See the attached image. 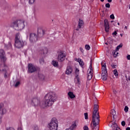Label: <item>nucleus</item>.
Returning <instances> with one entry per match:
<instances>
[{
  "instance_id": "obj_1",
  "label": "nucleus",
  "mask_w": 130,
  "mask_h": 130,
  "mask_svg": "<svg viewBox=\"0 0 130 130\" xmlns=\"http://www.w3.org/2000/svg\"><path fill=\"white\" fill-rule=\"evenodd\" d=\"M99 106L96 104L94 105L93 111L92 112V123H90V127L92 130H99V121H100V116L99 115Z\"/></svg>"
},
{
  "instance_id": "obj_2",
  "label": "nucleus",
  "mask_w": 130,
  "mask_h": 130,
  "mask_svg": "<svg viewBox=\"0 0 130 130\" xmlns=\"http://www.w3.org/2000/svg\"><path fill=\"white\" fill-rule=\"evenodd\" d=\"M15 30L20 31L23 30L25 28V21L24 20H18L14 23L13 26Z\"/></svg>"
},
{
  "instance_id": "obj_3",
  "label": "nucleus",
  "mask_w": 130,
  "mask_h": 130,
  "mask_svg": "<svg viewBox=\"0 0 130 130\" xmlns=\"http://www.w3.org/2000/svg\"><path fill=\"white\" fill-rule=\"evenodd\" d=\"M0 73L5 74V78H9L10 74V71H9L8 66H6L5 64H2L0 65Z\"/></svg>"
},
{
  "instance_id": "obj_4",
  "label": "nucleus",
  "mask_w": 130,
  "mask_h": 130,
  "mask_svg": "<svg viewBox=\"0 0 130 130\" xmlns=\"http://www.w3.org/2000/svg\"><path fill=\"white\" fill-rule=\"evenodd\" d=\"M49 98L50 105L51 106L57 100V95L54 92H50Z\"/></svg>"
},
{
  "instance_id": "obj_5",
  "label": "nucleus",
  "mask_w": 130,
  "mask_h": 130,
  "mask_svg": "<svg viewBox=\"0 0 130 130\" xmlns=\"http://www.w3.org/2000/svg\"><path fill=\"white\" fill-rule=\"evenodd\" d=\"M28 104H30L32 106H40V101L38 100V99L35 98L32 100L28 101Z\"/></svg>"
},
{
  "instance_id": "obj_6",
  "label": "nucleus",
  "mask_w": 130,
  "mask_h": 130,
  "mask_svg": "<svg viewBox=\"0 0 130 130\" xmlns=\"http://www.w3.org/2000/svg\"><path fill=\"white\" fill-rule=\"evenodd\" d=\"M28 69L29 73H34L38 70V67L32 63H29L28 64Z\"/></svg>"
},
{
  "instance_id": "obj_7",
  "label": "nucleus",
  "mask_w": 130,
  "mask_h": 130,
  "mask_svg": "<svg viewBox=\"0 0 130 130\" xmlns=\"http://www.w3.org/2000/svg\"><path fill=\"white\" fill-rule=\"evenodd\" d=\"M7 113V109L4 107V104H0V116H3L4 114ZM2 123V118H0V124Z\"/></svg>"
},
{
  "instance_id": "obj_8",
  "label": "nucleus",
  "mask_w": 130,
  "mask_h": 130,
  "mask_svg": "<svg viewBox=\"0 0 130 130\" xmlns=\"http://www.w3.org/2000/svg\"><path fill=\"white\" fill-rule=\"evenodd\" d=\"M57 59L60 62H62L66 59V54L62 52L58 53Z\"/></svg>"
},
{
  "instance_id": "obj_9",
  "label": "nucleus",
  "mask_w": 130,
  "mask_h": 130,
  "mask_svg": "<svg viewBox=\"0 0 130 130\" xmlns=\"http://www.w3.org/2000/svg\"><path fill=\"white\" fill-rule=\"evenodd\" d=\"M38 39L37 35L34 33H31L29 35V41L30 42H36Z\"/></svg>"
},
{
  "instance_id": "obj_10",
  "label": "nucleus",
  "mask_w": 130,
  "mask_h": 130,
  "mask_svg": "<svg viewBox=\"0 0 130 130\" xmlns=\"http://www.w3.org/2000/svg\"><path fill=\"white\" fill-rule=\"evenodd\" d=\"M46 32V30L42 29L41 27H39L38 28V37H43V36Z\"/></svg>"
},
{
  "instance_id": "obj_11",
  "label": "nucleus",
  "mask_w": 130,
  "mask_h": 130,
  "mask_svg": "<svg viewBox=\"0 0 130 130\" xmlns=\"http://www.w3.org/2000/svg\"><path fill=\"white\" fill-rule=\"evenodd\" d=\"M6 53L3 49H0V59L2 61H6L7 60V57H6Z\"/></svg>"
},
{
  "instance_id": "obj_12",
  "label": "nucleus",
  "mask_w": 130,
  "mask_h": 130,
  "mask_svg": "<svg viewBox=\"0 0 130 130\" xmlns=\"http://www.w3.org/2000/svg\"><path fill=\"white\" fill-rule=\"evenodd\" d=\"M24 42L22 40L21 41H15V46L16 48H21L24 46Z\"/></svg>"
},
{
  "instance_id": "obj_13",
  "label": "nucleus",
  "mask_w": 130,
  "mask_h": 130,
  "mask_svg": "<svg viewBox=\"0 0 130 130\" xmlns=\"http://www.w3.org/2000/svg\"><path fill=\"white\" fill-rule=\"evenodd\" d=\"M44 107H47L49 104V93H47L44 98Z\"/></svg>"
},
{
  "instance_id": "obj_14",
  "label": "nucleus",
  "mask_w": 130,
  "mask_h": 130,
  "mask_svg": "<svg viewBox=\"0 0 130 130\" xmlns=\"http://www.w3.org/2000/svg\"><path fill=\"white\" fill-rule=\"evenodd\" d=\"M101 64L103 69L102 75H107V69H106V63L102 62Z\"/></svg>"
},
{
  "instance_id": "obj_15",
  "label": "nucleus",
  "mask_w": 130,
  "mask_h": 130,
  "mask_svg": "<svg viewBox=\"0 0 130 130\" xmlns=\"http://www.w3.org/2000/svg\"><path fill=\"white\" fill-rule=\"evenodd\" d=\"M50 124L53 125H58V121H57V119H56V118L55 117L52 118L50 122Z\"/></svg>"
},
{
  "instance_id": "obj_16",
  "label": "nucleus",
  "mask_w": 130,
  "mask_h": 130,
  "mask_svg": "<svg viewBox=\"0 0 130 130\" xmlns=\"http://www.w3.org/2000/svg\"><path fill=\"white\" fill-rule=\"evenodd\" d=\"M104 25L106 32H109V23L108 22V20L105 19Z\"/></svg>"
},
{
  "instance_id": "obj_17",
  "label": "nucleus",
  "mask_w": 130,
  "mask_h": 130,
  "mask_svg": "<svg viewBox=\"0 0 130 130\" xmlns=\"http://www.w3.org/2000/svg\"><path fill=\"white\" fill-rule=\"evenodd\" d=\"M111 126L112 128V130H120V128L117 126V124H116L115 122L112 123V124L111 125Z\"/></svg>"
},
{
  "instance_id": "obj_18",
  "label": "nucleus",
  "mask_w": 130,
  "mask_h": 130,
  "mask_svg": "<svg viewBox=\"0 0 130 130\" xmlns=\"http://www.w3.org/2000/svg\"><path fill=\"white\" fill-rule=\"evenodd\" d=\"M82 25H84V21L80 19L79 21L78 26L77 28H76V31H79V29H81L82 28Z\"/></svg>"
},
{
  "instance_id": "obj_19",
  "label": "nucleus",
  "mask_w": 130,
  "mask_h": 130,
  "mask_svg": "<svg viewBox=\"0 0 130 130\" xmlns=\"http://www.w3.org/2000/svg\"><path fill=\"white\" fill-rule=\"evenodd\" d=\"M72 73H73V68H72V67H71L70 66L67 67L66 74L67 75H71V74H72Z\"/></svg>"
},
{
  "instance_id": "obj_20",
  "label": "nucleus",
  "mask_w": 130,
  "mask_h": 130,
  "mask_svg": "<svg viewBox=\"0 0 130 130\" xmlns=\"http://www.w3.org/2000/svg\"><path fill=\"white\" fill-rule=\"evenodd\" d=\"M58 127V125L49 124V129L50 130H57Z\"/></svg>"
},
{
  "instance_id": "obj_21",
  "label": "nucleus",
  "mask_w": 130,
  "mask_h": 130,
  "mask_svg": "<svg viewBox=\"0 0 130 130\" xmlns=\"http://www.w3.org/2000/svg\"><path fill=\"white\" fill-rule=\"evenodd\" d=\"M22 41V38L20 36V34H17L15 36V41Z\"/></svg>"
},
{
  "instance_id": "obj_22",
  "label": "nucleus",
  "mask_w": 130,
  "mask_h": 130,
  "mask_svg": "<svg viewBox=\"0 0 130 130\" xmlns=\"http://www.w3.org/2000/svg\"><path fill=\"white\" fill-rule=\"evenodd\" d=\"M76 78L77 79V81L76 84L78 85V87H80V85H81V81H80V77H79V75H76Z\"/></svg>"
},
{
  "instance_id": "obj_23",
  "label": "nucleus",
  "mask_w": 130,
  "mask_h": 130,
  "mask_svg": "<svg viewBox=\"0 0 130 130\" xmlns=\"http://www.w3.org/2000/svg\"><path fill=\"white\" fill-rule=\"evenodd\" d=\"M68 95L71 99H74L76 96L74 94V93L73 92L70 91L68 93Z\"/></svg>"
},
{
  "instance_id": "obj_24",
  "label": "nucleus",
  "mask_w": 130,
  "mask_h": 130,
  "mask_svg": "<svg viewBox=\"0 0 130 130\" xmlns=\"http://www.w3.org/2000/svg\"><path fill=\"white\" fill-rule=\"evenodd\" d=\"M51 64L53 66V67H55V68L58 67V62L55 61V60H53L52 61Z\"/></svg>"
},
{
  "instance_id": "obj_25",
  "label": "nucleus",
  "mask_w": 130,
  "mask_h": 130,
  "mask_svg": "<svg viewBox=\"0 0 130 130\" xmlns=\"http://www.w3.org/2000/svg\"><path fill=\"white\" fill-rule=\"evenodd\" d=\"M5 48L6 49H10V48H12V44H11V42H9L8 45H5Z\"/></svg>"
},
{
  "instance_id": "obj_26",
  "label": "nucleus",
  "mask_w": 130,
  "mask_h": 130,
  "mask_svg": "<svg viewBox=\"0 0 130 130\" xmlns=\"http://www.w3.org/2000/svg\"><path fill=\"white\" fill-rule=\"evenodd\" d=\"M118 51L117 50H114L113 51V55L114 56V57H117V54H118V52H117Z\"/></svg>"
},
{
  "instance_id": "obj_27",
  "label": "nucleus",
  "mask_w": 130,
  "mask_h": 130,
  "mask_svg": "<svg viewBox=\"0 0 130 130\" xmlns=\"http://www.w3.org/2000/svg\"><path fill=\"white\" fill-rule=\"evenodd\" d=\"M102 79L103 81L107 80V75L102 74Z\"/></svg>"
},
{
  "instance_id": "obj_28",
  "label": "nucleus",
  "mask_w": 130,
  "mask_h": 130,
  "mask_svg": "<svg viewBox=\"0 0 130 130\" xmlns=\"http://www.w3.org/2000/svg\"><path fill=\"white\" fill-rule=\"evenodd\" d=\"M113 74L114 76H115V77H117L118 76V72H117V70L116 69L113 71Z\"/></svg>"
},
{
  "instance_id": "obj_29",
  "label": "nucleus",
  "mask_w": 130,
  "mask_h": 130,
  "mask_svg": "<svg viewBox=\"0 0 130 130\" xmlns=\"http://www.w3.org/2000/svg\"><path fill=\"white\" fill-rule=\"evenodd\" d=\"M20 81H15L14 82V86L15 87H18L20 85Z\"/></svg>"
},
{
  "instance_id": "obj_30",
  "label": "nucleus",
  "mask_w": 130,
  "mask_h": 130,
  "mask_svg": "<svg viewBox=\"0 0 130 130\" xmlns=\"http://www.w3.org/2000/svg\"><path fill=\"white\" fill-rule=\"evenodd\" d=\"M79 63L80 66H81V67H83L84 61H83V60H82V59H79Z\"/></svg>"
},
{
  "instance_id": "obj_31",
  "label": "nucleus",
  "mask_w": 130,
  "mask_h": 130,
  "mask_svg": "<svg viewBox=\"0 0 130 130\" xmlns=\"http://www.w3.org/2000/svg\"><path fill=\"white\" fill-rule=\"evenodd\" d=\"M111 113L113 115V116H115V115L116 114V112L115 111V110H112Z\"/></svg>"
},
{
  "instance_id": "obj_32",
  "label": "nucleus",
  "mask_w": 130,
  "mask_h": 130,
  "mask_svg": "<svg viewBox=\"0 0 130 130\" xmlns=\"http://www.w3.org/2000/svg\"><path fill=\"white\" fill-rule=\"evenodd\" d=\"M122 47V45H119L118 46H117L116 48V50L118 51L119 50L120 48H121Z\"/></svg>"
},
{
  "instance_id": "obj_33",
  "label": "nucleus",
  "mask_w": 130,
  "mask_h": 130,
  "mask_svg": "<svg viewBox=\"0 0 130 130\" xmlns=\"http://www.w3.org/2000/svg\"><path fill=\"white\" fill-rule=\"evenodd\" d=\"M92 71L90 70L89 74H88L90 75L89 79H92V77L93 76V73H92Z\"/></svg>"
},
{
  "instance_id": "obj_34",
  "label": "nucleus",
  "mask_w": 130,
  "mask_h": 130,
  "mask_svg": "<svg viewBox=\"0 0 130 130\" xmlns=\"http://www.w3.org/2000/svg\"><path fill=\"white\" fill-rule=\"evenodd\" d=\"M40 63L41 64H43L44 63V59H43V58H41L40 59Z\"/></svg>"
},
{
  "instance_id": "obj_35",
  "label": "nucleus",
  "mask_w": 130,
  "mask_h": 130,
  "mask_svg": "<svg viewBox=\"0 0 130 130\" xmlns=\"http://www.w3.org/2000/svg\"><path fill=\"white\" fill-rule=\"evenodd\" d=\"M125 77L126 79H128L129 81H130V73H128V75H125Z\"/></svg>"
},
{
  "instance_id": "obj_36",
  "label": "nucleus",
  "mask_w": 130,
  "mask_h": 130,
  "mask_svg": "<svg viewBox=\"0 0 130 130\" xmlns=\"http://www.w3.org/2000/svg\"><path fill=\"white\" fill-rule=\"evenodd\" d=\"M110 19H112V20H114L115 19V17H114V14H112L110 16Z\"/></svg>"
},
{
  "instance_id": "obj_37",
  "label": "nucleus",
  "mask_w": 130,
  "mask_h": 130,
  "mask_svg": "<svg viewBox=\"0 0 130 130\" xmlns=\"http://www.w3.org/2000/svg\"><path fill=\"white\" fill-rule=\"evenodd\" d=\"M79 72H80V70H79L78 69H76L75 71V74L76 76H79Z\"/></svg>"
},
{
  "instance_id": "obj_38",
  "label": "nucleus",
  "mask_w": 130,
  "mask_h": 130,
  "mask_svg": "<svg viewBox=\"0 0 130 130\" xmlns=\"http://www.w3.org/2000/svg\"><path fill=\"white\" fill-rule=\"evenodd\" d=\"M85 48L87 50H90V46L89 45H85Z\"/></svg>"
},
{
  "instance_id": "obj_39",
  "label": "nucleus",
  "mask_w": 130,
  "mask_h": 130,
  "mask_svg": "<svg viewBox=\"0 0 130 130\" xmlns=\"http://www.w3.org/2000/svg\"><path fill=\"white\" fill-rule=\"evenodd\" d=\"M125 112H127V111H128V107L127 106H125L124 109Z\"/></svg>"
},
{
  "instance_id": "obj_40",
  "label": "nucleus",
  "mask_w": 130,
  "mask_h": 130,
  "mask_svg": "<svg viewBox=\"0 0 130 130\" xmlns=\"http://www.w3.org/2000/svg\"><path fill=\"white\" fill-rule=\"evenodd\" d=\"M47 52H48V50L47 48H45L44 49V54H46V53H47Z\"/></svg>"
},
{
  "instance_id": "obj_41",
  "label": "nucleus",
  "mask_w": 130,
  "mask_h": 130,
  "mask_svg": "<svg viewBox=\"0 0 130 130\" xmlns=\"http://www.w3.org/2000/svg\"><path fill=\"white\" fill-rule=\"evenodd\" d=\"M85 119H88V113H84Z\"/></svg>"
},
{
  "instance_id": "obj_42",
  "label": "nucleus",
  "mask_w": 130,
  "mask_h": 130,
  "mask_svg": "<svg viewBox=\"0 0 130 130\" xmlns=\"http://www.w3.org/2000/svg\"><path fill=\"white\" fill-rule=\"evenodd\" d=\"M35 0H29V4L32 5V4H34Z\"/></svg>"
},
{
  "instance_id": "obj_43",
  "label": "nucleus",
  "mask_w": 130,
  "mask_h": 130,
  "mask_svg": "<svg viewBox=\"0 0 130 130\" xmlns=\"http://www.w3.org/2000/svg\"><path fill=\"white\" fill-rule=\"evenodd\" d=\"M106 8H110V4L109 3H107L105 5Z\"/></svg>"
},
{
  "instance_id": "obj_44",
  "label": "nucleus",
  "mask_w": 130,
  "mask_h": 130,
  "mask_svg": "<svg viewBox=\"0 0 130 130\" xmlns=\"http://www.w3.org/2000/svg\"><path fill=\"white\" fill-rule=\"evenodd\" d=\"M84 130H89V127L87 126V125H85L83 127Z\"/></svg>"
},
{
  "instance_id": "obj_45",
  "label": "nucleus",
  "mask_w": 130,
  "mask_h": 130,
  "mask_svg": "<svg viewBox=\"0 0 130 130\" xmlns=\"http://www.w3.org/2000/svg\"><path fill=\"white\" fill-rule=\"evenodd\" d=\"M111 67H112V68L113 69H116V65H115V64H113V63H112V64H111Z\"/></svg>"
},
{
  "instance_id": "obj_46",
  "label": "nucleus",
  "mask_w": 130,
  "mask_h": 130,
  "mask_svg": "<svg viewBox=\"0 0 130 130\" xmlns=\"http://www.w3.org/2000/svg\"><path fill=\"white\" fill-rule=\"evenodd\" d=\"M121 125H122V126H124L125 125V121H122L121 122Z\"/></svg>"
},
{
  "instance_id": "obj_47",
  "label": "nucleus",
  "mask_w": 130,
  "mask_h": 130,
  "mask_svg": "<svg viewBox=\"0 0 130 130\" xmlns=\"http://www.w3.org/2000/svg\"><path fill=\"white\" fill-rule=\"evenodd\" d=\"M89 69H90V71H93V68H92V63H91L90 66H89Z\"/></svg>"
},
{
  "instance_id": "obj_48",
  "label": "nucleus",
  "mask_w": 130,
  "mask_h": 130,
  "mask_svg": "<svg viewBox=\"0 0 130 130\" xmlns=\"http://www.w3.org/2000/svg\"><path fill=\"white\" fill-rule=\"evenodd\" d=\"M7 130H15V129L12 127H9V128H7Z\"/></svg>"
},
{
  "instance_id": "obj_49",
  "label": "nucleus",
  "mask_w": 130,
  "mask_h": 130,
  "mask_svg": "<svg viewBox=\"0 0 130 130\" xmlns=\"http://www.w3.org/2000/svg\"><path fill=\"white\" fill-rule=\"evenodd\" d=\"M111 41H112V39H111V38H109L108 39V42H110Z\"/></svg>"
},
{
  "instance_id": "obj_50",
  "label": "nucleus",
  "mask_w": 130,
  "mask_h": 130,
  "mask_svg": "<svg viewBox=\"0 0 130 130\" xmlns=\"http://www.w3.org/2000/svg\"><path fill=\"white\" fill-rule=\"evenodd\" d=\"M111 41H112V39H111V38H109L108 39V42H110Z\"/></svg>"
},
{
  "instance_id": "obj_51",
  "label": "nucleus",
  "mask_w": 130,
  "mask_h": 130,
  "mask_svg": "<svg viewBox=\"0 0 130 130\" xmlns=\"http://www.w3.org/2000/svg\"><path fill=\"white\" fill-rule=\"evenodd\" d=\"M80 50L81 52H84V49H83V48L80 47Z\"/></svg>"
},
{
  "instance_id": "obj_52",
  "label": "nucleus",
  "mask_w": 130,
  "mask_h": 130,
  "mask_svg": "<svg viewBox=\"0 0 130 130\" xmlns=\"http://www.w3.org/2000/svg\"><path fill=\"white\" fill-rule=\"evenodd\" d=\"M127 59H128V60H130V55H128L127 56Z\"/></svg>"
},
{
  "instance_id": "obj_53",
  "label": "nucleus",
  "mask_w": 130,
  "mask_h": 130,
  "mask_svg": "<svg viewBox=\"0 0 130 130\" xmlns=\"http://www.w3.org/2000/svg\"><path fill=\"white\" fill-rule=\"evenodd\" d=\"M117 34V32L115 31L114 32H113L112 35H116Z\"/></svg>"
},
{
  "instance_id": "obj_54",
  "label": "nucleus",
  "mask_w": 130,
  "mask_h": 130,
  "mask_svg": "<svg viewBox=\"0 0 130 130\" xmlns=\"http://www.w3.org/2000/svg\"><path fill=\"white\" fill-rule=\"evenodd\" d=\"M17 130H23V128H22V127H19L17 128Z\"/></svg>"
},
{
  "instance_id": "obj_55",
  "label": "nucleus",
  "mask_w": 130,
  "mask_h": 130,
  "mask_svg": "<svg viewBox=\"0 0 130 130\" xmlns=\"http://www.w3.org/2000/svg\"><path fill=\"white\" fill-rule=\"evenodd\" d=\"M87 79H88V80H91V79H90V75H88Z\"/></svg>"
},
{
  "instance_id": "obj_56",
  "label": "nucleus",
  "mask_w": 130,
  "mask_h": 130,
  "mask_svg": "<svg viewBox=\"0 0 130 130\" xmlns=\"http://www.w3.org/2000/svg\"><path fill=\"white\" fill-rule=\"evenodd\" d=\"M113 93H114V94H116V93H117L116 90H113Z\"/></svg>"
},
{
  "instance_id": "obj_57",
  "label": "nucleus",
  "mask_w": 130,
  "mask_h": 130,
  "mask_svg": "<svg viewBox=\"0 0 130 130\" xmlns=\"http://www.w3.org/2000/svg\"><path fill=\"white\" fill-rule=\"evenodd\" d=\"M126 130H130V127H128L126 128Z\"/></svg>"
},
{
  "instance_id": "obj_58",
  "label": "nucleus",
  "mask_w": 130,
  "mask_h": 130,
  "mask_svg": "<svg viewBox=\"0 0 130 130\" xmlns=\"http://www.w3.org/2000/svg\"><path fill=\"white\" fill-rule=\"evenodd\" d=\"M108 3H111L112 2V0H108Z\"/></svg>"
},
{
  "instance_id": "obj_59",
  "label": "nucleus",
  "mask_w": 130,
  "mask_h": 130,
  "mask_svg": "<svg viewBox=\"0 0 130 130\" xmlns=\"http://www.w3.org/2000/svg\"><path fill=\"white\" fill-rule=\"evenodd\" d=\"M115 118H114V116H113V120H114Z\"/></svg>"
},
{
  "instance_id": "obj_60",
  "label": "nucleus",
  "mask_w": 130,
  "mask_h": 130,
  "mask_svg": "<svg viewBox=\"0 0 130 130\" xmlns=\"http://www.w3.org/2000/svg\"><path fill=\"white\" fill-rule=\"evenodd\" d=\"M124 29H127V26H125L124 27Z\"/></svg>"
},
{
  "instance_id": "obj_61",
  "label": "nucleus",
  "mask_w": 130,
  "mask_h": 130,
  "mask_svg": "<svg viewBox=\"0 0 130 130\" xmlns=\"http://www.w3.org/2000/svg\"><path fill=\"white\" fill-rule=\"evenodd\" d=\"M120 36H121V37H122L123 34H120Z\"/></svg>"
},
{
  "instance_id": "obj_62",
  "label": "nucleus",
  "mask_w": 130,
  "mask_h": 130,
  "mask_svg": "<svg viewBox=\"0 0 130 130\" xmlns=\"http://www.w3.org/2000/svg\"><path fill=\"white\" fill-rule=\"evenodd\" d=\"M101 2H102V3H103V2H104V0H101Z\"/></svg>"
},
{
  "instance_id": "obj_63",
  "label": "nucleus",
  "mask_w": 130,
  "mask_h": 130,
  "mask_svg": "<svg viewBox=\"0 0 130 130\" xmlns=\"http://www.w3.org/2000/svg\"><path fill=\"white\" fill-rule=\"evenodd\" d=\"M105 44H106V45H108V43H105Z\"/></svg>"
},
{
  "instance_id": "obj_64",
  "label": "nucleus",
  "mask_w": 130,
  "mask_h": 130,
  "mask_svg": "<svg viewBox=\"0 0 130 130\" xmlns=\"http://www.w3.org/2000/svg\"><path fill=\"white\" fill-rule=\"evenodd\" d=\"M117 24L119 25H120L119 22H118Z\"/></svg>"
}]
</instances>
